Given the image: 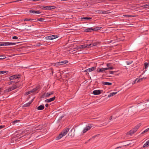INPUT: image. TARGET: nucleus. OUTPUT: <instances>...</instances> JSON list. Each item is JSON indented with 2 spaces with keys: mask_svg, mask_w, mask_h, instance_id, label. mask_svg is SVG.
Instances as JSON below:
<instances>
[{
  "mask_svg": "<svg viewBox=\"0 0 149 149\" xmlns=\"http://www.w3.org/2000/svg\"><path fill=\"white\" fill-rule=\"evenodd\" d=\"M39 88V87H36V88L33 89L31 91H32V92H36L37 91Z\"/></svg>",
  "mask_w": 149,
  "mask_h": 149,
  "instance_id": "nucleus-26",
  "label": "nucleus"
},
{
  "mask_svg": "<svg viewBox=\"0 0 149 149\" xmlns=\"http://www.w3.org/2000/svg\"><path fill=\"white\" fill-rule=\"evenodd\" d=\"M69 130V129L68 128H66L63 131V132L61 134H60L56 137V139L58 140L61 138H62L63 136H65L67 133L68 132Z\"/></svg>",
  "mask_w": 149,
  "mask_h": 149,
  "instance_id": "nucleus-2",
  "label": "nucleus"
},
{
  "mask_svg": "<svg viewBox=\"0 0 149 149\" xmlns=\"http://www.w3.org/2000/svg\"><path fill=\"white\" fill-rule=\"evenodd\" d=\"M141 125V123L137 125L136 126L134 127L129 132H127L126 135H131L133 134L134 133L137 131V130L140 127Z\"/></svg>",
  "mask_w": 149,
  "mask_h": 149,
  "instance_id": "nucleus-1",
  "label": "nucleus"
},
{
  "mask_svg": "<svg viewBox=\"0 0 149 149\" xmlns=\"http://www.w3.org/2000/svg\"><path fill=\"white\" fill-rule=\"evenodd\" d=\"M92 19L91 17H81V19Z\"/></svg>",
  "mask_w": 149,
  "mask_h": 149,
  "instance_id": "nucleus-27",
  "label": "nucleus"
},
{
  "mask_svg": "<svg viewBox=\"0 0 149 149\" xmlns=\"http://www.w3.org/2000/svg\"><path fill=\"white\" fill-rule=\"evenodd\" d=\"M44 106L43 105H40V106H38L37 108V109L38 110H42L44 109Z\"/></svg>",
  "mask_w": 149,
  "mask_h": 149,
  "instance_id": "nucleus-16",
  "label": "nucleus"
},
{
  "mask_svg": "<svg viewBox=\"0 0 149 149\" xmlns=\"http://www.w3.org/2000/svg\"><path fill=\"white\" fill-rule=\"evenodd\" d=\"M146 70H145V71H144V72H143L142 73V74H143L144 72Z\"/></svg>",
  "mask_w": 149,
  "mask_h": 149,
  "instance_id": "nucleus-61",
  "label": "nucleus"
},
{
  "mask_svg": "<svg viewBox=\"0 0 149 149\" xmlns=\"http://www.w3.org/2000/svg\"><path fill=\"white\" fill-rule=\"evenodd\" d=\"M90 139H89L88 141H90Z\"/></svg>",
  "mask_w": 149,
  "mask_h": 149,
  "instance_id": "nucleus-62",
  "label": "nucleus"
},
{
  "mask_svg": "<svg viewBox=\"0 0 149 149\" xmlns=\"http://www.w3.org/2000/svg\"><path fill=\"white\" fill-rule=\"evenodd\" d=\"M6 57L2 55L0 56V58L1 59H3L6 58Z\"/></svg>",
  "mask_w": 149,
  "mask_h": 149,
  "instance_id": "nucleus-41",
  "label": "nucleus"
},
{
  "mask_svg": "<svg viewBox=\"0 0 149 149\" xmlns=\"http://www.w3.org/2000/svg\"><path fill=\"white\" fill-rule=\"evenodd\" d=\"M58 37V36L57 35H53L51 36V38H52V40L55 39Z\"/></svg>",
  "mask_w": 149,
  "mask_h": 149,
  "instance_id": "nucleus-30",
  "label": "nucleus"
},
{
  "mask_svg": "<svg viewBox=\"0 0 149 149\" xmlns=\"http://www.w3.org/2000/svg\"><path fill=\"white\" fill-rule=\"evenodd\" d=\"M12 91L10 87L6 89L4 91L5 92H8Z\"/></svg>",
  "mask_w": 149,
  "mask_h": 149,
  "instance_id": "nucleus-25",
  "label": "nucleus"
},
{
  "mask_svg": "<svg viewBox=\"0 0 149 149\" xmlns=\"http://www.w3.org/2000/svg\"><path fill=\"white\" fill-rule=\"evenodd\" d=\"M19 121H20L19 120H14V121H13L12 122V123H13L14 124H15L16 123H18Z\"/></svg>",
  "mask_w": 149,
  "mask_h": 149,
  "instance_id": "nucleus-35",
  "label": "nucleus"
},
{
  "mask_svg": "<svg viewBox=\"0 0 149 149\" xmlns=\"http://www.w3.org/2000/svg\"><path fill=\"white\" fill-rule=\"evenodd\" d=\"M149 131V128L146 129L143 132L141 133V134H143L144 133H146V132H148Z\"/></svg>",
  "mask_w": 149,
  "mask_h": 149,
  "instance_id": "nucleus-29",
  "label": "nucleus"
},
{
  "mask_svg": "<svg viewBox=\"0 0 149 149\" xmlns=\"http://www.w3.org/2000/svg\"><path fill=\"white\" fill-rule=\"evenodd\" d=\"M143 78H144L143 77V78H141L140 79L137 78V80L138 81L137 82H139L141 81ZM144 79H146V78H144Z\"/></svg>",
  "mask_w": 149,
  "mask_h": 149,
  "instance_id": "nucleus-36",
  "label": "nucleus"
},
{
  "mask_svg": "<svg viewBox=\"0 0 149 149\" xmlns=\"http://www.w3.org/2000/svg\"><path fill=\"white\" fill-rule=\"evenodd\" d=\"M143 7L145 8H149V3L147 4L143 5Z\"/></svg>",
  "mask_w": 149,
  "mask_h": 149,
  "instance_id": "nucleus-31",
  "label": "nucleus"
},
{
  "mask_svg": "<svg viewBox=\"0 0 149 149\" xmlns=\"http://www.w3.org/2000/svg\"><path fill=\"white\" fill-rule=\"evenodd\" d=\"M45 106H46V107H48L49 106V104H45Z\"/></svg>",
  "mask_w": 149,
  "mask_h": 149,
  "instance_id": "nucleus-55",
  "label": "nucleus"
},
{
  "mask_svg": "<svg viewBox=\"0 0 149 149\" xmlns=\"http://www.w3.org/2000/svg\"><path fill=\"white\" fill-rule=\"evenodd\" d=\"M33 20V19H28V18H26L24 19L25 21H29L31 20Z\"/></svg>",
  "mask_w": 149,
  "mask_h": 149,
  "instance_id": "nucleus-46",
  "label": "nucleus"
},
{
  "mask_svg": "<svg viewBox=\"0 0 149 149\" xmlns=\"http://www.w3.org/2000/svg\"><path fill=\"white\" fill-rule=\"evenodd\" d=\"M107 69H106V68H98L97 69V71L98 72H102L103 71H105V70H107Z\"/></svg>",
  "mask_w": 149,
  "mask_h": 149,
  "instance_id": "nucleus-11",
  "label": "nucleus"
},
{
  "mask_svg": "<svg viewBox=\"0 0 149 149\" xmlns=\"http://www.w3.org/2000/svg\"><path fill=\"white\" fill-rule=\"evenodd\" d=\"M92 126L91 125H89L88 126H86V127L83 130V133H85L87 131L90 130Z\"/></svg>",
  "mask_w": 149,
  "mask_h": 149,
  "instance_id": "nucleus-5",
  "label": "nucleus"
},
{
  "mask_svg": "<svg viewBox=\"0 0 149 149\" xmlns=\"http://www.w3.org/2000/svg\"><path fill=\"white\" fill-rule=\"evenodd\" d=\"M16 43L8 42H2L0 43V46H1L13 45H15Z\"/></svg>",
  "mask_w": 149,
  "mask_h": 149,
  "instance_id": "nucleus-3",
  "label": "nucleus"
},
{
  "mask_svg": "<svg viewBox=\"0 0 149 149\" xmlns=\"http://www.w3.org/2000/svg\"><path fill=\"white\" fill-rule=\"evenodd\" d=\"M101 93L100 91V90H96L94 91L93 92V94L95 95H98Z\"/></svg>",
  "mask_w": 149,
  "mask_h": 149,
  "instance_id": "nucleus-12",
  "label": "nucleus"
},
{
  "mask_svg": "<svg viewBox=\"0 0 149 149\" xmlns=\"http://www.w3.org/2000/svg\"><path fill=\"white\" fill-rule=\"evenodd\" d=\"M28 130H25L24 131L20 133V134L21 135L23 134L24 133H25L26 134H29L28 132Z\"/></svg>",
  "mask_w": 149,
  "mask_h": 149,
  "instance_id": "nucleus-24",
  "label": "nucleus"
},
{
  "mask_svg": "<svg viewBox=\"0 0 149 149\" xmlns=\"http://www.w3.org/2000/svg\"><path fill=\"white\" fill-rule=\"evenodd\" d=\"M102 84L103 85H112V83H110V82H104L103 81H102Z\"/></svg>",
  "mask_w": 149,
  "mask_h": 149,
  "instance_id": "nucleus-22",
  "label": "nucleus"
},
{
  "mask_svg": "<svg viewBox=\"0 0 149 149\" xmlns=\"http://www.w3.org/2000/svg\"><path fill=\"white\" fill-rule=\"evenodd\" d=\"M18 82V81H17L15 84L10 87L12 90L18 88L20 86L17 83Z\"/></svg>",
  "mask_w": 149,
  "mask_h": 149,
  "instance_id": "nucleus-4",
  "label": "nucleus"
},
{
  "mask_svg": "<svg viewBox=\"0 0 149 149\" xmlns=\"http://www.w3.org/2000/svg\"><path fill=\"white\" fill-rule=\"evenodd\" d=\"M68 62V61H62L60 62L61 65H63L67 63Z\"/></svg>",
  "mask_w": 149,
  "mask_h": 149,
  "instance_id": "nucleus-28",
  "label": "nucleus"
},
{
  "mask_svg": "<svg viewBox=\"0 0 149 149\" xmlns=\"http://www.w3.org/2000/svg\"><path fill=\"white\" fill-rule=\"evenodd\" d=\"M61 64L60 62H59L57 63H54V66H57L59 65H61Z\"/></svg>",
  "mask_w": 149,
  "mask_h": 149,
  "instance_id": "nucleus-33",
  "label": "nucleus"
},
{
  "mask_svg": "<svg viewBox=\"0 0 149 149\" xmlns=\"http://www.w3.org/2000/svg\"><path fill=\"white\" fill-rule=\"evenodd\" d=\"M33 101V99H32L28 103H26V104H24L23 106V107H29V106L31 104V103Z\"/></svg>",
  "mask_w": 149,
  "mask_h": 149,
  "instance_id": "nucleus-14",
  "label": "nucleus"
},
{
  "mask_svg": "<svg viewBox=\"0 0 149 149\" xmlns=\"http://www.w3.org/2000/svg\"><path fill=\"white\" fill-rule=\"evenodd\" d=\"M108 10L107 11H102V10H98L96 11V12L98 14H105V13H108L110 12L107 13V12L108 11Z\"/></svg>",
  "mask_w": 149,
  "mask_h": 149,
  "instance_id": "nucleus-10",
  "label": "nucleus"
},
{
  "mask_svg": "<svg viewBox=\"0 0 149 149\" xmlns=\"http://www.w3.org/2000/svg\"><path fill=\"white\" fill-rule=\"evenodd\" d=\"M96 69L95 67H93L91 68H88L85 70L84 72H91L92 71H93L94 70Z\"/></svg>",
  "mask_w": 149,
  "mask_h": 149,
  "instance_id": "nucleus-8",
  "label": "nucleus"
},
{
  "mask_svg": "<svg viewBox=\"0 0 149 149\" xmlns=\"http://www.w3.org/2000/svg\"><path fill=\"white\" fill-rule=\"evenodd\" d=\"M19 76H20V75H15L11 76L9 77V79L10 80H12L15 79H16L18 78H19Z\"/></svg>",
  "mask_w": 149,
  "mask_h": 149,
  "instance_id": "nucleus-7",
  "label": "nucleus"
},
{
  "mask_svg": "<svg viewBox=\"0 0 149 149\" xmlns=\"http://www.w3.org/2000/svg\"><path fill=\"white\" fill-rule=\"evenodd\" d=\"M133 62L132 61H127L126 62V63L127 65H129L130 64Z\"/></svg>",
  "mask_w": 149,
  "mask_h": 149,
  "instance_id": "nucleus-39",
  "label": "nucleus"
},
{
  "mask_svg": "<svg viewBox=\"0 0 149 149\" xmlns=\"http://www.w3.org/2000/svg\"><path fill=\"white\" fill-rule=\"evenodd\" d=\"M44 20V19L42 18H40L38 19L37 20L40 22H42Z\"/></svg>",
  "mask_w": 149,
  "mask_h": 149,
  "instance_id": "nucleus-42",
  "label": "nucleus"
},
{
  "mask_svg": "<svg viewBox=\"0 0 149 149\" xmlns=\"http://www.w3.org/2000/svg\"><path fill=\"white\" fill-rule=\"evenodd\" d=\"M45 39L46 40H52V38H51V36H49L46 37Z\"/></svg>",
  "mask_w": 149,
  "mask_h": 149,
  "instance_id": "nucleus-32",
  "label": "nucleus"
},
{
  "mask_svg": "<svg viewBox=\"0 0 149 149\" xmlns=\"http://www.w3.org/2000/svg\"><path fill=\"white\" fill-rule=\"evenodd\" d=\"M123 16H125V17H131L132 16L131 15H123Z\"/></svg>",
  "mask_w": 149,
  "mask_h": 149,
  "instance_id": "nucleus-49",
  "label": "nucleus"
},
{
  "mask_svg": "<svg viewBox=\"0 0 149 149\" xmlns=\"http://www.w3.org/2000/svg\"><path fill=\"white\" fill-rule=\"evenodd\" d=\"M41 45V44L40 43H38V44H37L36 46H39Z\"/></svg>",
  "mask_w": 149,
  "mask_h": 149,
  "instance_id": "nucleus-52",
  "label": "nucleus"
},
{
  "mask_svg": "<svg viewBox=\"0 0 149 149\" xmlns=\"http://www.w3.org/2000/svg\"><path fill=\"white\" fill-rule=\"evenodd\" d=\"M109 65H110L109 64V63H107V67H109Z\"/></svg>",
  "mask_w": 149,
  "mask_h": 149,
  "instance_id": "nucleus-59",
  "label": "nucleus"
},
{
  "mask_svg": "<svg viewBox=\"0 0 149 149\" xmlns=\"http://www.w3.org/2000/svg\"><path fill=\"white\" fill-rule=\"evenodd\" d=\"M87 46L88 45H87V44L86 45H80L77 47V49H81L86 48L87 47Z\"/></svg>",
  "mask_w": 149,
  "mask_h": 149,
  "instance_id": "nucleus-13",
  "label": "nucleus"
},
{
  "mask_svg": "<svg viewBox=\"0 0 149 149\" xmlns=\"http://www.w3.org/2000/svg\"><path fill=\"white\" fill-rule=\"evenodd\" d=\"M32 92V91H29V92H28L26 93V94L27 95H28L31 93Z\"/></svg>",
  "mask_w": 149,
  "mask_h": 149,
  "instance_id": "nucleus-48",
  "label": "nucleus"
},
{
  "mask_svg": "<svg viewBox=\"0 0 149 149\" xmlns=\"http://www.w3.org/2000/svg\"><path fill=\"white\" fill-rule=\"evenodd\" d=\"M113 68V67L106 68V69H107V70H112Z\"/></svg>",
  "mask_w": 149,
  "mask_h": 149,
  "instance_id": "nucleus-44",
  "label": "nucleus"
},
{
  "mask_svg": "<svg viewBox=\"0 0 149 149\" xmlns=\"http://www.w3.org/2000/svg\"><path fill=\"white\" fill-rule=\"evenodd\" d=\"M75 131V129L74 128H73L68 134V135L70 136H74V132Z\"/></svg>",
  "mask_w": 149,
  "mask_h": 149,
  "instance_id": "nucleus-6",
  "label": "nucleus"
},
{
  "mask_svg": "<svg viewBox=\"0 0 149 149\" xmlns=\"http://www.w3.org/2000/svg\"><path fill=\"white\" fill-rule=\"evenodd\" d=\"M56 8V7L54 6H49V9H53Z\"/></svg>",
  "mask_w": 149,
  "mask_h": 149,
  "instance_id": "nucleus-34",
  "label": "nucleus"
},
{
  "mask_svg": "<svg viewBox=\"0 0 149 149\" xmlns=\"http://www.w3.org/2000/svg\"><path fill=\"white\" fill-rule=\"evenodd\" d=\"M38 128H36V130H38Z\"/></svg>",
  "mask_w": 149,
  "mask_h": 149,
  "instance_id": "nucleus-63",
  "label": "nucleus"
},
{
  "mask_svg": "<svg viewBox=\"0 0 149 149\" xmlns=\"http://www.w3.org/2000/svg\"><path fill=\"white\" fill-rule=\"evenodd\" d=\"M4 127V126L3 125H0V129H1L3 128Z\"/></svg>",
  "mask_w": 149,
  "mask_h": 149,
  "instance_id": "nucleus-53",
  "label": "nucleus"
},
{
  "mask_svg": "<svg viewBox=\"0 0 149 149\" xmlns=\"http://www.w3.org/2000/svg\"><path fill=\"white\" fill-rule=\"evenodd\" d=\"M117 92H112L111 93H110L108 96V97H110L111 96H112L115 94H116L117 93Z\"/></svg>",
  "mask_w": 149,
  "mask_h": 149,
  "instance_id": "nucleus-19",
  "label": "nucleus"
},
{
  "mask_svg": "<svg viewBox=\"0 0 149 149\" xmlns=\"http://www.w3.org/2000/svg\"><path fill=\"white\" fill-rule=\"evenodd\" d=\"M12 38L14 39H17L18 38V37L16 36H14Z\"/></svg>",
  "mask_w": 149,
  "mask_h": 149,
  "instance_id": "nucleus-47",
  "label": "nucleus"
},
{
  "mask_svg": "<svg viewBox=\"0 0 149 149\" xmlns=\"http://www.w3.org/2000/svg\"><path fill=\"white\" fill-rule=\"evenodd\" d=\"M114 72V71H110L109 72V73L110 74H113L114 72Z\"/></svg>",
  "mask_w": 149,
  "mask_h": 149,
  "instance_id": "nucleus-51",
  "label": "nucleus"
},
{
  "mask_svg": "<svg viewBox=\"0 0 149 149\" xmlns=\"http://www.w3.org/2000/svg\"><path fill=\"white\" fill-rule=\"evenodd\" d=\"M149 146V140L146 142L143 145V147L145 148Z\"/></svg>",
  "mask_w": 149,
  "mask_h": 149,
  "instance_id": "nucleus-20",
  "label": "nucleus"
},
{
  "mask_svg": "<svg viewBox=\"0 0 149 149\" xmlns=\"http://www.w3.org/2000/svg\"><path fill=\"white\" fill-rule=\"evenodd\" d=\"M41 126V125H39L38 126V127H39V129H42V127H40V126Z\"/></svg>",
  "mask_w": 149,
  "mask_h": 149,
  "instance_id": "nucleus-56",
  "label": "nucleus"
},
{
  "mask_svg": "<svg viewBox=\"0 0 149 149\" xmlns=\"http://www.w3.org/2000/svg\"><path fill=\"white\" fill-rule=\"evenodd\" d=\"M121 148V147H117L116 148V149H118V148Z\"/></svg>",
  "mask_w": 149,
  "mask_h": 149,
  "instance_id": "nucleus-60",
  "label": "nucleus"
},
{
  "mask_svg": "<svg viewBox=\"0 0 149 149\" xmlns=\"http://www.w3.org/2000/svg\"><path fill=\"white\" fill-rule=\"evenodd\" d=\"M55 98V97L54 96V97L50 98V99H46L45 100L46 102H50L52 101H54Z\"/></svg>",
  "mask_w": 149,
  "mask_h": 149,
  "instance_id": "nucleus-9",
  "label": "nucleus"
},
{
  "mask_svg": "<svg viewBox=\"0 0 149 149\" xmlns=\"http://www.w3.org/2000/svg\"><path fill=\"white\" fill-rule=\"evenodd\" d=\"M17 81H10L8 84L9 85H10L13 83H15Z\"/></svg>",
  "mask_w": 149,
  "mask_h": 149,
  "instance_id": "nucleus-37",
  "label": "nucleus"
},
{
  "mask_svg": "<svg viewBox=\"0 0 149 149\" xmlns=\"http://www.w3.org/2000/svg\"><path fill=\"white\" fill-rule=\"evenodd\" d=\"M101 28L102 27H101L97 26L93 29L94 31H97L100 30Z\"/></svg>",
  "mask_w": 149,
  "mask_h": 149,
  "instance_id": "nucleus-23",
  "label": "nucleus"
},
{
  "mask_svg": "<svg viewBox=\"0 0 149 149\" xmlns=\"http://www.w3.org/2000/svg\"><path fill=\"white\" fill-rule=\"evenodd\" d=\"M100 42H95L94 43H91L90 44H87V45L89 46H91L92 45V46H96L97 44H100Z\"/></svg>",
  "mask_w": 149,
  "mask_h": 149,
  "instance_id": "nucleus-15",
  "label": "nucleus"
},
{
  "mask_svg": "<svg viewBox=\"0 0 149 149\" xmlns=\"http://www.w3.org/2000/svg\"><path fill=\"white\" fill-rule=\"evenodd\" d=\"M93 31V29L91 28H88L84 30V31L85 32H91Z\"/></svg>",
  "mask_w": 149,
  "mask_h": 149,
  "instance_id": "nucleus-21",
  "label": "nucleus"
},
{
  "mask_svg": "<svg viewBox=\"0 0 149 149\" xmlns=\"http://www.w3.org/2000/svg\"><path fill=\"white\" fill-rule=\"evenodd\" d=\"M19 1L17 0V1H11V2H8V3H14V2H16L17 1Z\"/></svg>",
  "mask_w": 149,
  "mask_h": 149,
  "instance_id": "nucleus-50",
  "label": "nucleus"
},
{
  "mask_svg": "<svg viewBox=\"0 0 149 149\" xmlns=\"http://www.w3.org/2000/svg\"><path fill=\"white\" fill-rule=\"evenodd\" d=\"M29 12L31 13H35L36 14H40V12L39 11L34 10H29Z\"/></svg>",
  "mask_w": 149,
  "mask_h": 149,
  "instance_id": "nucleus-18",
  "label": "nucleus"
},
{
  "mask_svg": "<svg viewBox=\"0 0 149 149\" xmlns=\"http://www.w3.org/2000/svg\"><path fill=\"white\" fill-rule=\"evenodd\" d=\"M112 116H111L110 117V118H109V120H111L112 119Z\"/></svg>",
  "mask_w": 149,
  "mask_h": 149,
  "instance_id": "nucleus-57",
  "label": "nucleus"
},
{
  "mask_svg": "<svg viewBox=\"0 0 149 149\" xmlns=\"http://www.w3.org/2000/svg\"><path fill=\"white\" fill-rule=\"evenodd\" d=\"M7 71H0V74H4V73H6Z\"/></svg>",
  "mask_w": 149,
  "mask_h": 149,
  "instance_id": "nucleus-40",
  "label": "nucleus"
},
{
  "mask_svg": "<svg viewBox=\"0 0 149 149\" xmlns=\"http://www.w3.org/2000/svg\"><path fill=\"white\" fill-rule=\"evenodd\" d=\"M144 65V67H145L144 68L145 69H146L148 67V64L146 62V63H145Z\"/></svg>",
  "mask_w": 149,
  "mask_h": 149,
  "instance_id": "nucleus-38",
  "label": "nucleus"
},
{
  "mask_svg": "<svg viewBox=\"0 0 149 149\" xmlns=\"http://www.w3.org/2000/svg\"><path fill=\"white\" fill-rule=\"evenodd\" d=\"M43 8L46 10L49 9V6H45Z\"/></svg>",
  "mask_w": 149,
  "mask_h": 149,
  "instance_id": "nucleus-45",
  "label": "nucleus"
},
{
  "mask_svg": "<svg viewBox=\"0 0 149 149\" xmlns=\"http://www.w3.org/2000/svg\"><path fill=\"white\" fill-rule=\"evenodd\" d=\"M2 90V88H0V95L1 94V91Z\"/></svg>",
  "mask_w": 149,
  "mask_h": 149,
  "instance_id": "nucleus-58",
  "label": "nucleus"
},
{
  "mask_svg": "<svg viewBox=\"0 0 149 149\" xmlns=\"http://www.w3.org/2000/svg\"><path fill=\"white\" fill-rule=\"evenodd\" d=\"M137 81H138L137 80V79H136L133 82L132 84L133 85L135 84L138 83V82H137Z\"/></svg>",
  "mask_w": 149,
  "mask_h": 149,
  "instance_id": "nucleus-43",
  "label": "nucleus"
},
{
  "mask_svg": "<svg viewBox=\"0 0 149 149\" xmlns=\"http://www.w3.org/2000/svg\"><path fill=\"white\" fill-rule=\"evenodd\" d=\"M99 134H98V135H95V136H93L92 137V138H95V137H96L97 136V135H99Z\"/></svg>",
  "mask_w": 149,
  "mask_h": 149,
  "instance_id": "nucleus-54",
  "label": "nucleus"
},
{
  "mask_svg": "<svg viewBox=\"0 0 149 149\" xmlns=\"http://www.w3.org/2000/svg\"><path fill=\"white\" fill-rule=\"evenodd\" d=\"M54 93V91L46 93V96L47 97H49L51 95H52Z\"/></svg>",
  "mask_w": 149,
  "mask_h": 149,
  "instance_id": "nucleus-17",
  "label": "nucleus"
}]
</instances>
